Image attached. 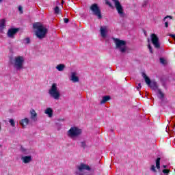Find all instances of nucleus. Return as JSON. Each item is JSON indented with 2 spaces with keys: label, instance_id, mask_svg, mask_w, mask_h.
Instances as JSON below:
<instances>
[{
  "label": "nucleus",
  "instance_id": "8",
  "mask_svg": "<svg viewBox=\"0 0 175 175\" xmlns=\"http://www.w3.org/2000/svg\"><path fill=\"white\" fill-rule=\"evenodd\" d=\"M161 170V157H159L156 159V167L154 165H152L150 167L151 172H153V173L157 174L158 171Z\"/></svg>",
  "mask_w": 175,
  "mask_h": 175
},
{
  "label": "nucleus",
  "instance_id": "35",
  "mask_svg": "<svg viewBox=\"0 0 175 175\" xmlns=\"http://www.w3.org/2000/svg\"><path fill=\"white\" fill-rule=\"evenodd\" d=\"M165 28H168L169 27V22H165Z\"/></svg>",
  "mask_w": 175,
  "mask_h": 175
},
{
  "label": "nucleus",
  "instance_id": "17",
  "mask_svg": "<svg viewBox=\"0 0 175 175\" xmlns=\"http://www.w3.org/2000/svg\"><path fill=\"white\" fill-rule=\"evenodd\" d=\"M71 80L73 83L79 82V77L76 76V72H72L71 75Z\"/></svg>",
  "mask_w": 175,
  "mask_h": 175
},
{
  "label": "nucleus",
  "instance_id": "2",
  "mask_svg": "<svg viewBox=\"0 0 175 175\" xmlns=\"http://www.w3.org/2000/svg\"><path fill=\"white\" fill-rule=\"evenodd\" d=\"M113 42L116 44V49L119 50L120 53H125L126 51V42L125 40H120L118 38H113Z\"/></svg>",
  "mask_w": 175,
  "mask_h": 175
},
{
  "label": "nucleus",
  "instance_id": "21",
  "mask_svg": "<svg viewBox=\"0 0 175 175\" xmlns=\"http://www.w3.org/2000/svg\"><path fill=\"white\" fill-rule=\"evenodd\" d=\"M56 69H57V70H59V72H62V70H64V69H65V66H64V64H59L56 66Z\"/></svg>",
  "mask_w": 175,
  "mask_h": 175
},
{
  "label": "nucleus",
  "instance_id": "27",
  "mask_svg": "<svg viewBox=\"0 0 175 175\" xmlns=\"http://www.w3.org/2000/svg\"><path fill=\"white\" fill-rule=\"evenodd\" d=\"M162 172L164 174H169V173H170V170H169V169H164V170H163Z\"/></svg>",
  "mask_w": 175,
  "mask_h": 175
},
{
  "label": "nucleus",
  "instance_id": "37",
  "mask_svg": "<svg viewBox=\"0 0 175 175\" xmlns=\"http://www.w3.org/2000/svg\"><path fill=\"white\" fill-rule=\"evenodd\" d=\"M169 36H170V38H173V39H175V34H170Z\"/></svg>",
  "mask_w": 175,
  "mask_h": 175
},
{
  "label": "nucleus",
  "instance_id": "40",
  "mask_svg": "<svg viewBox=\"0 0 175 175\" xmlns=\"http://www.w3.org/2000/svg\"><path fill=\"white\" fill-rule=\"evenodd\" d=\"M0 2H2V0H0Z\"/></svg>",
  "mask_w": 175,
  "mask_h": 175
},
{
  "label": "nucleus",
  "instance_id": "11",
  "mask_svg": "<svg viewBox=\"0 0 175 175\" xmlns=\"http://www.w3.org/2000/svg\"><path fill=\"white\" fill-rule=\"evenodd\" d=\"M107 30V27L106 26H101L100 28V32L102 38H106L107 33L106 31Z\"/></svg>",
  "mask_w": 175,
  "mask_h": 175
},
{
  "label": "nucleus",
  "instance_id": "26",
  "mask_svg": "<svg viewBox=\"0 0 175 175\" xmlns=\"http://www.w3.org/2000/svg\"><path fill=\"white\" fill-rule=\"evenodd\" d=\"M25 44H29L31 43V39L29 38H26L24 39Z\"/></svg>",
  "mask_w": 175,
  "mask_h": 175
},
{
  "label": "nucleus",
  "instance_id": "5",
  "mask_svg": "<svg viewBox=\"0 0 175 175\" xmlns=\"http://www.w3.org/2000/svg\"><path fill=\"white\" fill-rule=\"evenodd\" d=\"M68 137L73 139L81 135V129H78L77 126L71 127L67 133Z\"/></svg>",
  "mask_w": 175,
  "mask_h": 175
},
{
  "label": "nucleus",
  "instance_id": "16",
  "mask_svg": "<svg viewBox=\"0 0 175 175\" xmlns=\"http://www.w3.org/2000/svg\"><path fill=\"white\" fill-rule=\"evenodd\" d=\"M6 27V21L5 19H1L0 21V31H3Z\"/></svg>",
  "mask_w": 175,
  "mask_h": 175
},
{
  "label": "nucleus",
  "instance_id": "36",
  "mask_svg": "<svg viewBox=\"0 0 175 175\" xmlns=\"http://www.w3.org/2000/svg\"><path fill=\"white\" fill-rule=\"evenodd\" d=\"M18 10H19V12H21V13H23V7L19 6L18 7Z\"/></svg>",
  "mask_w": 175,
  "mask_h": 175
},
{
  "label": "nucleus",
  "instance_id": "38",
  "mask_svg": "<svg viewBox=\"0 0 175 175\" xmlns=\"http://www.w3.org/2000/svg\"><path fill=\"white\" fill-rule=\"evenodd\" d=\"M163 167L164 168V169H166V167H167V165H163Z\"/></svg>",
  "mask_w": 175,
  "mask_h": 175
},
{
  "label": "nucleus",
  "instance_id": "9",
  "mask_svg": "<svg viewBox=\"0 0 175 175\" xmlns=\"http://www.w3.org/2000/svg\"><path fill=\"white\" fill-rule=\"evenodd\" d=\"M151 40L152 44L154 46L155 49H161V44H159V38L155 33L151 35Z\"/></svg>",
  "mask_w": 175,
  "mask_h": 175
},
{
  "label": "nucleus",
  "instance_id": "6",
  "mask_svg": "<svg viewBox=\"0 0 175 175\" xmlns=\"http://www.w3.org/2000/svg\"><path fill=\"white\" fill-rule=\"evenodd\" d=\"M90 9L92 12V14H94V16H96V17H98V20H100L101 18H103V16H102V12L100 11V8L98 5V4L96 3L92 4L90 6Z\"/></svg>",
  "mask_w": 175,
  "mask_h": 175
},
{
  "label": "nucleus",
  "instance_id": "25",
  "mask_svg": "<svg viewBox=\"0 0 175 175\" xmlns=\"http://www.w3.org/2000/svg\"><path fill=\"white\" fill-rule=\"evenodd\" d=\"M105 5H107V6H109V8H113V4H111V3L109 1V0H105Z\"/></svg>",
  "mask_w": 175,
  "mask_h": 175
},
{
  "label": "nucleus",
  "instance_id": "29",
  "mask_svg": "<svg viewBox=\"0 0 175 175\" xmlns=\"http://www.w3.org/2000/svg\"><path fill=\"white\" fill-rule=\"evenodd\" d=\"M160 62L161 64H163V65H165L166 64V60L163 59V57L160 58Z\"/></svg>",
  "mask_w": 175,
  "mask_h": 175
},
{
  "label": "nucleus",
  "instance_id": "32",
  "mask_svg": "<svg viewBox=\"0 0 175 175\" xmlns=\"http://www.w3.org/2000/svg\"><path fill=\"white\" fill-rule=\"evenodd\" d=\"M21 150L22 151V152H27V149H25L24 147H21Z\"/></svg>",
  "mask_w": 175,
  "mask_h": 175
},
{
  "label": "nucleus",
  "instance_id": "19",
  "mask_svg": "<svg viewBox=\"0 0 175 175\" xmlns=\"http://www.w3.org/2000/svg\"><path fill=\"white\" fill-rule=\"evenodd\" d=\"M45 114H48V116L50 118L53 117V109L51 108H46Z\"/></svg>",
  "mask_w": 175,
  "mask_h": 175
},
{
  "label": "nucleus",
  "instance_id": "3",
  "mask_svg": "<svg viewBox=\"0 0 175 175\" xmlns=\"http://www.w3.org/2000/svg\"><path fill=\"white\" fill-rule=\"evenodd\" d=\"M24 57L23 56H17L14 58V62L12 65L16 70H21L24 68V62H25Z\"/></svg>",
  "mask_w": 175,
  "mask_h": 175
},
{
  "label": "nucleus",
  "instance_id": "15",
  "mask_svg": "<svg viewBox=\"0 0 175 175\" xmlns=\"http://www.w3.org/2000/svg\"><path fill=\"white\" fill-rule=\"evenodd\" d=\"M142 77L144 79L145 82L148 85H151V79L146 75V73L142 72Z\"/></svg>",
  "mask_w": 175,
  "mask_h": 175
},
{
  "label": "nucleus",
  "instance_id": "28",
  "mask_svg": "<svg viewBox=\"0 0 175 175\" xmlns=\"http://www.w3.org/2000/svg\"><path fill=\"white\" fill-rule=\"evenodd\" d=\"M166 18H170L171 20H172L173 17L172 16L167 15V16H166L165 17L163 18V21H166Z\"/></svg>",
  "mask_w": 175,
  "mask_h": 175
},
{
  "label": "nucleus",
  "instance_id": "31",
  "mask_svg": "<svg viewBox=\"0 0 175 175\" xmlns=\"http://www.w3.org/2000/svg\"><path fill=\"white\" fill-rule=\"evenodd\" d=\"M81 147H83V148H85V142H81Z\"/></svg>",
  "mask_w": 175,
  "mask_h": 175
},
{
  "label": "nucleus",
  "instance_id": "1",
  "mask_svg": "<svg viewBox=\"0 0 175 175\" xmlns=\"http://www.w3.org/2000/svg\"><path fill=\"white\" fill-rule=\"evenodd\" d=\"M33 29H36V36L38 39H44L46 35H47V32H49L47 28L44 27V26L39 22L33 23Z\"/></svg>",
  "mask_w": 175,
  "mask_h": 175
},
{
  "label": "nucleus",
  "instance_id": "34",
  "mask_svg": "<svg viewBox=\"0 0 175 175\" xmlns=\"http://www.w3.org/2000/svg\"><path fill=\"white\" fill-rule=\"evenodd\" d=\"M140 88H142V83H138V86H137V91H139V90H140Z\"/></svg>",
  "mask_w": 175,
  "mask_h": 175
},
{
  "label": "nucleus",
  "instance_id": "14",
  "mask_svg": "<svg viewBox=\"0 0 175 175\" xmlns=\"http://www.w3.org/2000/svg\"><path fill=\"white\" fill-rule=\"evenodd\" d=\"M23 163H29L32 161V156H25L22 157Z\"/></svg>",
  "mask_w": 175,
  "mask_h": 175
},
{
  "label": "nucleus",
  "instance_id": "10",
  "mask_svg": "<svg viewBox=\"0 0 175 175\" xmlns=\"http://www.w3.org/2000/svg\"><path fill=\"white\" fill-rule=\"evenodd\" d=\"M20 31V29L18 28H10L8 29L7 32V35L8 38H14V36L16 33H17Z\"/></svg>",
  "mask_w": 175,
  "mask_h": 175
},
{
  "label": "nucleus",
  "instance_id": "39",
  "mask_svg": "<svg viewBox=\"0 0 175 175\" xmlns=\"http://www.w3.org/2000/svg\"><path fill=\"white\" fill-rule=\"evenodd\" d=\"M62 5H64V1H62Z\"/></svg>",
  "mask_w": 175,
  "mask_h": 175
},
{
  "label": "nucleus",
  "instance_id": "12",
  "mask_svg": "<svg viewBox=\"0 0 175 175\" xmlns=\"http://www.w3.org/2000/svg\"><path fill=\"white\" fill-rule=\"evenodd\" d=\"M30 114H31V120H33V121L36 122L38 121V118L36 117H38V113H36V111H35V109H32L31 111H30Z\"/></svg>",
  "mask_w": 175,
  "mask_h": 175
},
{
  "label": "nucleus",
  "instance_id": "18",
  "mask_svg": "<svg viewBox=\"0 0 175 175\" xmlns=\"http://www.w3.org/2000/svg\"><path fill=\"white\" fill-rule=\"evenodd\" d=\"M111 98L110 96H105L103 97V99L100 101V105H105V103H106V102H107L108 100H110Z\"/></svg>",
  "mask_w": 175,
  "mask_h": 175
},
{
  "label": "nucleus",
  "instance_id": "13",
  "mask_svg": "<svg viewBox=\"0 0 175 175\" xmlns=\"http://www.w3.org/2000/svg\"><path fill=\"white\" fill-rule=\"evenodd\" d=\"M29 122V120L28 118L22 119L19 124L21 125L22 128H25L27 125H28V123Z\"/></svg>",
  "mask_w": 175,
  "mask_h": 175
},
{
  "label": "nucleus",
  "instance_id": "7",
  "mask_svg": "<svg viewBox=\"0 0 175 175\" xmlns=\"http://www.w3.org/2000/svg\"><path fill=\"white\" fill-rule=\"evenodd\" d=\"M114 3L115 7L116 8V10L120 14V17H124L125 16V14L124 13V9L122 8V5H121V3H120L119 0H112Z\"/></svg>",
  "mask_w": 175,
  "mask_h": 175
},
{
  "label": "nucleus",
  "instance_id": "22",
  "mask_svg": "<svg viewBox=\"0 0 175 175\" xmlns=\"http://www.w3.org/2000/svg\"><path fill=\"white\" fill-rule=\"evenodd\" d=\"M158 93L159 95H160V96H159V99H163V98H165V94L162 92V90H161V89H158Z\"/></svg>",
  "mask_w": 175,
  "mask_h": 175
},
{
  "label": "nucleus",
  "instance_id": "33",
  "mask_svg": "<svg viewBox=\"0 0 175 175\" xmlns=\"http://www.w3.org/2000/svg\"><path fill=\"white\" fill-rule=\"evenodd\" d=\"M64 21L65 24H68V23H69V18H65L64 19Z\"/></svg>",
  "mask_w": 175,
  "mask_h": 175
},
{
  "label": "nucleus",
  "instance_id": "24",
  "mask_svg": "<svg viewBox=\"0 0 175 175\" xmlns=\"http://www.w3.org/2000/svg\"><path fill=\"white\" fill-rule=\"evenodd\" d=\"M9 122H10L11 126H12L13 128H14V126H16V122H14V119H10Z\"/></svg>",
  "mask_w": 175,
  "mask_h": 175
},
{
  "label": "nucleus",
  "instance_id": "23",
  "mask_svg": "<svg viewBox=\"0 0 175 175\" xmlns=\"http://www.w3.org/2000/svg\"><path fill=\"white\" fill-rule=\"evenodd\" d=\"M55 14H61V10L59 9V7L56 6L54 8Z\"/></svg>",
  "mask_w": 175,
  "mask_h": 175
},
{
  "label": "nucleus",
  "instance_id": "30",
  "mask_svg": "<svg viewBox=\"0 0 175 175\" xmlns=\"http://www.w3.org/2000/svg\"><path fill=\"white\" fill-rule=\"evenodd\" d=\"M148 47L150 51V53H151V54H152V47H151V45L148 44Z\"/></svg>",
  "mask_w": 175,
  "mask_h": 175
},
{
  "label": "nucleus",
  "instance_id": "4",
  "mask_svg": "<svg viewBox=\"0 0 175 175\" xmlns=\"http://www.w3.org/2000/svg\"><path fill=\"white\" fill-rule=\"evenodd\" d=\"M49 94L51 96V98H53V99H55L56 100H58V99H59L61 94H59V92L58 91V88L57 87V83L52 84V86L49 91Z\"/></svg>",
  "mask_w": 175,
  "mask_h": 175
},
{
  "label": "nucleus",
  "instance_id": "20",
  "mask_svg": "<svg viewBox=\"0 0 175 175\" xmlns=\"http://www.w3.org/2000/svg\"><path fill=\"white\" fill-rule=\"evenodd\" d=\"M152 90H158V85L157 82H150V85H149Z\"/></svg>",
  "mask_w": 175,
  "mask_h": 175
}]
</instances>
